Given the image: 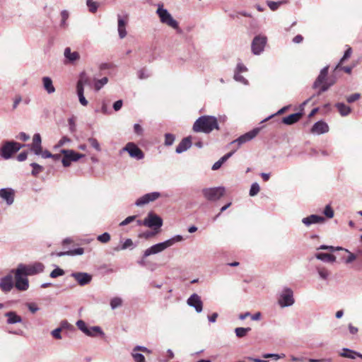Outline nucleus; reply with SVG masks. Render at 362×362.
I'll use <instances>...</instances> for the list:
<instances>
[{"instance_id":"f257e3e1","label":"nucleus","mask_w":362,"mask_h":362,"mask_svg":"<svg viewBox=\"0 0 362 362\" xmlns=\"http://www.w3.org/2000/svg\"><path fill=\"white\" fill-rule=\"evenodd\" d=\"M192 129L194 132L209 134L214 129H219V126L216 117L203 115L194 122Z\"/></svg>"},{"instance_id":"f03ea898","label":"nucleus","mask_w":362,"mask_h":362,"mask_svg":"<svg viewBox=\"0 0 362 362\" xmlns=\"http://www.w3.org/2000/svg\"><path fill=\"white\" fill-rule=\"evenodd\" d=\"M183 238L180 235H176L174 237L157 244H155L144 251V257H147L151 255H156L163 252L168 247L173 245L175 243L180 242Z\"/></svg>"},{"instance_id":"7ed1b4c3","label":"nucleus","mask_w":362,"mask_h":362,"mask_svg":"<svg viewBox=\"0 0 362 362\" xmlns=\"http://www.w3.org/2000/svg\"><path fill=\"white\" fill-rule=\"evenodd\" d=\"M23 146V144H21L15 141H6L0 148V156L5 160H8Z\"/></svg>"},{"instance_id":"20e7f679","label":"nucleus","mask_w":362,"mask_h":362,"mask_svg":"<svg viewBox=\"0 0 362 362\" xmlns=\"http://www.w3.org/2000/svg\"><path fill=\"white\" fill-rule=\"evenodd\" d=\"M11 273L14 274L15 276L14 285L16 288L21 291H27L29 288L28 276L18 267L15 269H11Z\"/></svg>"},{"instance_id":"39448f33","label":"nucleus","mask_w":362,"mask_h":362,"mask_svg":"<svg viewBox=\"0 0 362 362\" xmlns=\"http://www.w3.org/2000/svg\"><path fill=\"white\" fill-rule=\"evenodd\" d=\"M226 192L224 187H206L202 189L204 197L209 202L219 200Z\"/></svg>"},{"instance_id":"423d86ee","label":"nucleus","mask_w":362,"mask_h":362,"mask_svg":"<svg viewBox=\"0 0 362 362\" xmlns=\"http://www.w3.org/2000/svg\"><path fill=\"white\" fill-rule=\"evenodd\" d=\"M156 13L158 16L160 21L162 23L166 24L174 29H179V25L177 21L173 18L171 14L168 12V11L166 8H163V6L162 4L158 5Z\"/></svg>"},{"instance_id":"0eeeda50","label":"nucleus","mask_w":362,"mask_h":362,"mask_svg":"<svg viewBox=\"0 0 362 362\" xmlns=\"http://www.w3.org/2000/svg\"><path fill=\"white\" fill-rule=\"evenodd\" d=\"M60 153L63 154L62 163L65 168L69 167L71 162H76L85 156L84 154L77 153L71 149H62Z\"/></svg>"},{"instance_id":"6e6552de","label":"nucleus","mask_w":362,"mask_h":362,"mask_svg":"<svg viewBox=\"0 0 362 362\" xmlns=\"http://www.w3.org/2000/svg\"><path fill=\"white\" fill-rule=\"evenodd\" d=\"M143 223L145 226L158 230L163 226V219L153 211H150L144 219Z\"/></svg>"},{"instance_id":"1a4fd4ad","label":"nucleus","mask_w":362,"mask_h":362,"mask_svg":"<svg viewBox=\"0 0 362 362\" xmlns=\"http://www.w3.org/2000/svg\"><path fill=\"white\" fill-rule=\"evenodd\" d=\"M267 42L266 36L262 35H256L251 44V50L253 54L259 55L264 50L265 45Z\"/></svg>"},{"instance_id":"9d476101","label":"nucleus","mask_w":362,"mask_h":362,"mask_svg":"<svg viewBox=\"0 0 362 362\" xmlns=\"http://www.w3.org/2000/svg\"><path fill=\"white\" fill-rule=\"evenodd\" d=\"M293 292L290 288H284L278 300L281 308L291 306L294 304Z\"/></svg>"},{"instance_id":"9b49d317","label":"nucleus","mask_w":362,"mask_h":362,"mask_svg":"<svg viewBox=\"0 0 362 362\" xmlns=\"http://www.w3.org/2000/svg\"><path fill=\"white\" fill-rule=\"evenodd\" d=\"M261 128L260 127H255L250 130V132L240 136L238 139L233 141L230 144H237V147L235 150H237L240 147L241 145L243 144L248 142L253 139L259 132Z\"/></svg>"},{"instance_id":"f8f14e48","label":"nucleus","mask_w":362,"mask_h":362,"mask_svg":"<svg viewBox=\"0 0 362 362\" xmlns=\"http://www.w3.org/2000/svg\"><path fill=\"white\" fill-rule=\"evenodd\" d=\"M122 151H126L129 153V156L135 158L138 160H141L144 158V153L141 148L138 147L134 142H128L124 148H122Z\"/></svg>"},{"instance_id":"ddd939ff","label":"nucleus","mask_w":362,"mask_h":362,"mask_svg":"<svg viewBox=\"0 0 362 362\" xmlns=\"http://www.w3.org/2000/svg\"><path fill=\"white\" fill-rule=\"evenodd\" d=\"M18 267L21 268L27 276H33L42 273L45 269L44 264L40 262H35L31 265L19 264Z\"/></svg>"},{"instance_id":"4468645a","label":"nucleus","mask_w":362,"mask_h":362,"mask_svg":"<svg viewBox=\"0 0 362 362\" xmlns=\"http://www.w3.org/2000/svg\"><path fill=\"white\" fill-rule=\"evenodd\" d=\"M160 197L161 194L158 192L147 193L137 199L136 201L135 202V205L136 206H142L145 204H147L151 202L158 199Z\"/></svg>"},{"instance_id":"2eb2a0df","label":"nucleus","mask_w":362,"mask_h":362,"mask_svg":"<svg viewBox=\"0 0 362 362\" xmlns=\"http://www.w3.org/2000/svg\"><path fill=\"white\" fill-rule=\"evenodd\" d=\"M15 286L13 283V273L11 271L9 274L2 277L0 279V289L4 292L8 293Z\"/></svg>"},{"instance_id":"dca6fc26","label":"nucleus","mask_w":362,"mask_h":362,"mask_svg":"<svg viewBox=\"0 0 362 362\" xmlns=\"http://www.w3.org/2000/svg\"><path fill=\"white\" fill-rule=\"evenodd\" d=\"M187 303L189 306L194 308L198 313L203 310V302L201 297L197 293L192 294L187 299Z\"/></svg>"},{"instance_id":"f3484780","label":"nucleus","mask_w":362,"mask_h":362,"mask_svg":"<svg viewBox=\"0 0 362 362\" xmlns=\"http://www.w3.org/2000/svg\"><path fill=\"white\" fill-rule=\"evenodd\" d=\"M71 276L81 286L88 284L92 280V275L86 272H72Z\"/></svg>"},{"instance_id":"a211bd4d","label":"nucleus","mask_w":362,"mask_h":362,"mask_svg":"<svg viewBox=\"0 0 362 362\" xmlns=\"http://www.w3.org/2000/svg\"><path fill=\"white\" fill-rule=\"evenodd\" d=\"M0 197L6 202L8 206H11L14 202L15 192L11 188H1Z\"/></svg>"},{"instance_id":"6ab92c4d","label":"nucleus","mask_w":362,"mask_h":362,"mask_svg":"<svg viewBox=\"0 0 362 362\" xmlns=\"http://www.w3.org/2000/svg\"><path fill=\"white\" fill-rule=\"evenodd\" d=\"M64 56L65 58V64H74L80 59L79 53L78 52H72L71 48L69 47L64 49Z\"/></svg>"},{"instance_id":"aec40b11","label":"nucleus","mask_w":362,"mask_h":362,"mask_svg":"<svg viewBox=\"0 0 362 362\" xmlns=\"http://www.w3.org/2000/svg\"><path fill=\"white\" fill-rule=\"evenodd\" d=\"M325 221V217L317 214H312L302 219V223L306 226H310L312 224L324 223Z\"/></svg>"},{"instance_id":"412c9836","label":"nucleus","mask_w":362,"mask_h":362,"mask_svg":"<svg viewBox=\"0 0 362 362\" xmlns=\"http://www.w3.org/2000/svg\"><path fill=\"white\" fill-rule=\"evenodd\" d=\"M328 131V124L322 120L315 122L311 128V132L317 134H325Z\"/></svg>"},{"instance_id":"4be33fe9","label":"nucleus","mask_w":362,"mask_h":362,"mask_svg":"<svg viewBox=\"0 0 362 362\" xmlns=\"http://www.w3.org/2000/svg\"><path fill=\"white\" fill-rule=\"evenodd\" d=\"M192 146L191 137L187 136L182 139V141L177 146L175 152L177 153H182L188 150Z\"/></svg>"},{"instance_id":"5701e85b","label":"nucleus","mask_w":362,"mask_h":362,"mask_svg":"<svg viewBox=\"0 0 362 362\" xmlns=\"http://www.w3.org/2000/svg\"><path fill=\"white\" fill-rule=\"evenodd\" d=\"M302 116L303 112H301L291 114L286 117H283L282 122L286 125H292L298 122L301 119Z\"/></svg>"},{"instance_id":"b1692460","label":"nucleus","mask_w":362,"mask_h":362,"mask_svg":"<svg viewBox=\"0 0 362 362\" xmlns=\"http://www.w3.org/2000/svg\"><path fill=\"white\" fill-rule=\"evenodd\" d=\"M4 316L7 317L6 322L8 325L21 323L23 321L22 317L14 311L6 312Z\"/></svg>"},{"instance_id":"393cba45","label":"nucleus","mask_w":362,"mask_h":362,"mask_svg":"<svg viewBox=\"0 0 362 362\" xmlns=\"http://www.w3.org/2000/svg\"><path fill=\"white\" fill-rule=\"evenodd\" d=\"M236 150H233L226 154H225L223 156H222L218 161L214 163V164L212 165L211 170H218L222 165L226 162L235 152Z\"/></svg>"},{"instance_id":"a878e982","label":"nucleus","mask_w":362,"mask_h":362,"mask_svg":"<svg viewBox=\"0 0 362 362\" xmlns=\"http://www.w3.org/2000/svg\"><path fill=\"white\" fill-rule=\"evenodd\" d=\"M43 88L48 94H52L55 92V88L53 86L52 80L49 76H44L42 78Z\"/></svg>"},{"instance_id":"bb28decb","label":"nucleus","mask_w":362,"mask_h":362,"mask_svg":"<svg viewBox=\"0 0 362 362\" xmlns=\"http://www.w3.org/2000/svg\"><path fill=\"white\" fill-rule=\"evenodd\" d=\"M335 107L342 117L349 115L351 112V107L344 103H337L335 104Z\"/></svg>"},{"instance_id":"cd10ccee","label":"nucleus","mask_w":362,"mask_h":362,"mask_svg":"<svg viewBox=\"0 0 362 362\" xmlns=\"http://www.w3.org/2000/svg\"><path fill=\"white\" fill-rule=\"evenodd\" d=\"M85 85L90 86L91 82L90 78L86 75L85 72L80 74L79 79L77 82L76 88H83Z\"/></svg>"},{"instance_id":"c85d7f7f","label":"nucleus","mask_w":362,"mask_h":362,"mask_svg":"<svg viewBox=\"0 0 362 362\" xmlns=\"http://www.w3.org/2000/svg\"><path fill=\"white\" fill-rule=\"evenodd\" d=\"M315 256L317 259H320L325 262H334L336 260V257L330 254L318 252L316 253Z\"/></svg>"},{"instance_id":"c756f323","label":"nucleus","mask_w":362,"mask_h":362,"mask_svg":"<svg viewBox=\"0 0 362 362\" xmlns=\"http://www.w3.org/2000/svg\"><path fill=\"white\" fill-rule=\"evenodd\" d=\"M76 326L81 332H83L87 336L95 337V334L90 332V329H88V327L87 326L86 323L83 320H78L76 322Z\"/></svg>"},{"instance_id":"7c9ffc66","label":"nucleus","mask_w":362,"mask_h":362,"mask_svg":"<svg viewBox=\"0 0 362 362\" xmlns=\"http://www.w3.org/2000/svg\"><path fill=\"white\" fill-rule=\"evenodd\" d=\"M134 248V243L132 239H127L121 246H117L114 248L115 251L124 250L127 248Z\"/></svg>"},{"instance_id":"2f4dec72","label":"nucleus","mask_w":362,"mask_h":362,"mask_svg":"<svg viewBox=\"0 0 362 362\" xmlns=\"http://www.w3.org/2000/svg\"><path fill=\"white\" fill-rule=\"evenodd\" d=\"M327 81V76L323 75L320 73L317 78L313 83V88L316 89L320 87V86L324 82Z\"/></svg>"},{"instance_id":"473e14b6","label":"nucleus","mask_w":362,"mask_h":362,"mask_svg":"<svg viewBox=\"0 0 362 362\" xmlns=\"http://www.w3.org/2000/svg\"><path fill=\"white\" fill-rule=\"evenodd\" d=\"M30 166L33 168L31 175L34 177H37V175L44 170L43 166L37 163H30Z\"/></svg>"},{"instance_id":"72a5a7b5","label":"nucleus","mask_w":362,"mask_h":362,"mask_svg":"<svg viewBox=\"0 0 362 362\" xmlns=\"http://www.w3.org/2000/svg\"><path fill=\"white\" fill-rule=\"evenodd\" d=\"M123 300L120 297H114L110 300V305L112 310H115L122 305Z\"/></svg>"},{"instance_id":"f704fd0d","label":"nucleus","mask_w":362,"mask_h":362,"mask_svg":"<svg viewBox=\"0 0 362 362\" xmlns=\"http://www.w3.org/2000/svg\"><path fill=\"white\" fill-rule=\"evenodd\" d=\"M251 330L250 327H237L235 329V333L237 337L242 338Z\"/></svg>"},{"instance_id":"c9c22d12","label":"nucleus","mask_w":362,"mask_h":362,"mask_svg":"<svg viewBox=\"0 0 362 362\" xmlns=\"http://www.w3.org/2000/svg\"><path fill=\"white\" fill-rule=\"evenodd\" d=\"M61 22L59 24L60 28H66L68 26V24L66 23L67 19L69 17V13L66 10H63L61 11Z\"/></svg>"},{"instance_id":"e433bc0d","label":"nucleus","mask_w":362,"mask_h":362,"mask_svg":"<svg viewBox=\"0 0 362 362\" xmlns=\"http://www.w3.org/2000/svg\"><path fill=\"white\" fill-rule=\"evenodd\" d=\"M76 92L80 103L83 106H86L88 105V100L86 99L84 96V88L80 87L78 88H76Z\"/></svg>"},{"instance_id":"4c0bfd02","label":"nucleus","mask_w":362,"mask_h":362,"mask_svg":"<svg viewBox=\"0 0 362 362\" xmlns=\"http://www.w3.org/2000/svg\"><path fill=\"white\" fill-rule=\"evenodd\" d=\"M86 5L89 11L92 13H95L98 8V3L93 0H86Z\"/></svg>"},{"instance_id":"58836bf2","label":"nucleus","mask_w":362,"mask_h":362,"mask_svg":"<svg viewBox=\"0 0 362 362\" xmlns=\"http://www.w3.org/2000/svg\"><path fill=\"white\" fill-rule=\"evenodd\" d=\"M165 141L164 144L167 146H172L175 141V136L171 133H166L164 135Z\"/></svg>"},{"instance_id":"ea45409f","label":"nucleus","mask_w":362,"mask_h":362,"mask_svg":"<svg viewBox=\"0 0 362 362\" xmlns=\"http://www.w3.org/2000/svg\"><path fill=\"white\" fill-rule=\"evenodd\" d=\"M349 351H352L350 349L348 348H344L342 349V351L340 353V356L344 358H348L351 359H355L357 357V355H355L352 354V352H350Z\"/></svg>"},{"instance_id":"a19ab883","label":"nucleus","mask_w":362,"mask_h":362,"mask_svg":"<svg viewBox=\"0 0 362 362\" xmlns=\"http://www.w3.org/2000/svg\"><path fill=\"white\" fill-rule=\"evenodd\" d=\"M260 190V187L257 182H254L251 185L249 194L250 197L256 196Z\"/></svg>"},{"instance_id":"79ce46f5","label":"nucleus","mask_w":362,"mask_h":362,"mask_svg":"<svg viewBox=\"0 0 362 362\" xmlns=\"http://www.w3.org/2000/svg\"><path fill=\"white\" fill-rule=\"evenodd\" d=\"M108 82V78L107 77H103L101 79H98L95 83V89L96 90H99L102 88L103 86H105Z\"/></svg>"},{"instance_id":"37998d69","label":"nucleus","mask_w":362,"mask_h":362,"mask_svg":"<svg viewBox=\"0 0 362 362\" xmlns=\"http://www.w3.org/2000/svg\"><path fill=\"white\" fill-rule=\"evenodd\" d=\"M110 235L107 232H105L103 234L98 235L97 237V240L102 243H108L110 240Z\"/></svg>"},{"instance_id":"c03bdc74","label":"nucleus","mask_w":362,"mask_h":362,"mask_svg":"<svg viewBox=\"0 0 362 362\" xmlns=\"http://www.w3.org/2000/svg\"><path fill=\"white\" fill-rule=\"evenodd\" d=\"M262 356L264 358H272L274 360L277 361L279 359L284 358L286 356V355L284 354H278L268 353V354H263Z\"/></svg>"},{"instance_id":"a18cd8bd","label":"nucleus","mask_w":362,"mask_h":362,"mask_svg":"<svg viewBox=\"0 0 362 362\" xmlns=\"http://www.w3.org/2000/svg\"><path fill=\"white\" fill-rule=\"evenodd\" d=\"M345 251L349 254L347 258L345 260L346 264H350L352 262H354L357 258V257H358L359 254L361 253V252H358L357 255H355L349 251L348 250H345Z\"/></svg>"},{"instance_id":"49530a36","label":"nucleus","mask_w":362,"mask_h":362,"mask_svg":"<svg viewBox=\"0 0 362 362\" xmlns=\"http://www.w3.org/2000/svg\"><path fill=\"white\" fill-rule=\"evenodd\" d=\"M88 141L90 144V146L93 148H95L97 151H101L100 144L96 139H95L93 137H90V138H88Z\"/></svg>"},{"instance_id":"de8ad7c7","label":"nucleus","mask_w":362,"mask_h":362,"mask_svg":"<svg viewBox=\"0 0 362 362\" xmlns=\"http://www.w3.org/2000/svg\"><path fill=\"white\" fill-rule=\"evenodd\" d=\"M158 233V230H154V231L147 230V231H145V232H144L142 233H140L139 235V238H145V239H149V238L153 237L154 235H156Z\"/></svg>"},{"instance_id":"09e8293b","label":"nucleus","mask_w":362,"mask_h":362,"mask_svg":"<svg viewBox=\"0 0 362 362\" xmlns=\"http://www.w3.org/2000/svg\"><path fill=\"white\" fill-rule=\"evenodd\" d=\"M64 274V271L59 268L57 267L54 270H52L49 274L51 278H57L59 276H63Z\"/></svg>"},{"instance_id":"8fccbe9b","label":"nucleus","mask_w":362,"mask_h":362,"mask_svg":"<svg viewBox=\"0 0 362 362\" xmlns=\"http://www.w3.org/2000/svg\"><path fill=\"white\" fill-rule=\"evenodd\" d=\"M128 16L126 15L124 17H122L121 15L117 14V27L126 26L127 23Z\"/></svg>"},{"instance_id":"3c124183","label":"nucleus","mask_w":362,"mask_h":362,"mask_svg":"<svg viewBox=\"0 0 362 362\" xmlns=\"http://www.w3.org/2000/svg\"><path fill=\"white\" fill-rule=\"evenodd\" d=\"M283 1H267V4L272 11H276L279 8V6L282 4Z\"/></svg>"},{"instance_id":"603ef678","label":"nucleus","mask_w":362,"mask_h":362,"mask_svg":"<svg viewBox=\"0 0 362 362\" xmlns=\"http://www.w3.org/2000/svg\"><path fill=\"white\" fill-rule=\"evenodd\" d=\"M132 356L135 362H145V357L142 354L136 353L133 351Z\"/></svg>"},{"instance_id":"864d4df0","label":"nucleus","mask_w":362,"mask_h":362,"mask_svg":"<svg viewBox=\"0 0 362 362\" xmlns=\"http://www.w3.org/2000/svg\"><path fill=\"white\" fill-rule=\"evenodd\" d=\"M30 150L35 155L40 156L42 153V145L32 144Z\"/></svg>"},{"instance_id":"5fc2aeb1","label":"nucleus","mask_w":362,"mask_h":362,"mask_svg":"<svg viewBox=\"0 0 362 362\" xmlns=\"http://www.w3.org/2000/svg\"><path fill=\"white\" fill-rule=\"evenodd\" d=\"M68 124L69 131L71 133H74L76 130V125L75 122V119L74 117H71L68 119Z\"/></svg>"},{"instance_id":"6e6d98bb","label":"nucleus","mask_w":362,"mask_h":362,"mask_svg":"<svg viewBox=\"0 0 362 362\" xmlns=\"http://www.w3.org/2000/svg\"><path fill=\"white\" fill-rule=\"evenodd\" d=\"M71 142V139L66 136H64L62 139L58 141V143L54 146V148H58L63 146L65 144Z\"/></svg>"},{"instance_id":"4d7b16f0","label":"nucleus","mask_w":362,"mask_h":362,"mask_svg":"<svg viewBox=\"0 0 362 362\" xmlns=\"http://www.w3.org/2000/svg\"><path fill=\"white\" fill-rule=\"evenodd\" d=\"M88 329H90V332L91 333H94L95 334V337L96 335H98H98H101V336H103L105 334L103 331V329L99 326L90 327H88Z\"/></svg>"},{"instance_id":"13d9d810","label":"nucleus","mask_w":362,"mask_h":362,"mask_svg":"<svg viewBox=\"0 0 362 362\" xmlns=\"http://www.w3.org/2000/svg\"><path fill=\"white\" fill-rule=\"evenodd\" d=\"M290 108V105H287V106H284L282 108H281L279 111H277L276 113L274 114V115H272L270 116H269L268 117H267L266 119H264V120L262 121V122H264L265 121H267L269 120V119H271L272 117H274L275 115H281L283 113H284L287 110H288Z\"/></svg>"},{"instance_id":"bf43d9fd","label":"nucleus","mask_w":362,"mask_h":362,"mask_svg":"<svg viewBox=\"0 0 362 362\" xmlns=\"http://www.w3.org/2000/svg\"><path fill=\"white\" fill-rule=\"evenodd\" d=\"M323 214L325 216L329 218H331L334 216V211L329 205H327L324 209Z\"/></svg>"},{"instance_id":"052dcab7","label":"nucleus","mask_w":362,"mask_h":362,"mask_svg":"<svg viewBox=\"0 0 362 362\" xmlns=\"http://www.w3.org/2000/svg\"><path fill=\"white\" fill-rule=\"evenodd\" d=\"M150 73L145 69H140L138 71V77L139 79H146L150 76Z\"/></svg>"},{"instance_id":"680f3d73","label":"nucleus","mask_w":362,"mask_h":362,"mask_svg":"<svg viewBox=\"0 0 362 362\" xmlns=\"http://www.w3.org/2000/svg\"><path fill=\"white\" fill-rule=\"evenodd\" d=\"M234 79L236 81L240 82L245 85H247L248 83V81L247 79H245L239 73H235L234 74Z\"/></svg>"},{"instance_id":"e2e57ef3","label":"nucleus","mask_w":362,"mask_h":362,"mask_svg":"<svg viewBox=\"0 0 362 362\" xmlns=\"http://www.w3.org/2000/svg\"><path fill=\"white\" fill-rule=\"evenodd\" d=\"M136 218V216L134 215V216H129L128 217H127L124 220H123L120 223H119V226H127L128 225L129 223H132V221H134Z\"/></svg>"},{"instance_id":"0e129e2a","label":"nucleus","mask_w":362,"mask_h":362,"mask_svg":"<svg viewBox=\"0 0 362 362\" xmlns=\"http://www.w3.org/2000/svg\"><path fill=\"white\" fill-rule=\"evenodd\" d=\"M317 272L321 279L325 280L329 275V272L326 269H317Z\"/></svg>"},{"instance_id":"69168bd1","label":"nucleus","mask_w":362,"mask_h":362,"mask_svg":"<svg viewBox=\"0 0 362 362\" xmlns=\"http://www.w3.org/2000/svg\"><path fill=\"white\" fill-rule=\"evenodd\" d=\"M360 97H361V95L359 93H354L346 98V101L349 103H352L356 101L357 100H358L360 98Z\"/></svg>"},{"instance_id":"338daca9","label":"nucleus","mask_w":362,"mask_h":362,"mask_svg":"<svg viewBox=\"0 0 362 362\" xmlns=\"http://www.w3.org/2000/svg\"><path fill=\"white\" fill-rule=\"evenodd\" d=\"M84 252V250L82 247H78L74 250H69L70 256H74V255H81Z\"/></svg>"},{"instance_id":"774afa93","label":"nucleus","mask_w":362,"mask_h":362,"mask_svg":"<svg viewBox=\"0 0 362 362\" xmlns=\"http://www.w3.org/2000/svg\"><path fill=\"white\" fill-rule=\"evenodd\" d=\"M26 306L32 313H35L39 310L38 306L35 303H28L26 304Z\"/></svg>"}]
</instances>
